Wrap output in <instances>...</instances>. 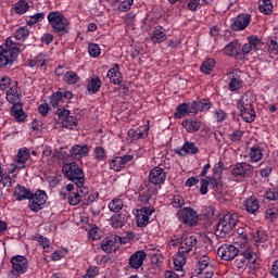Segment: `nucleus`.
Returning <instances> with one entry per match:
<instances>
[{
	"mask_svg": "<svg viewBox=\"0 0 278 278\" xmlns=\"http://www.w3.org/2000/svg\"><path fill=\"white\" fill-rule=\"evenodd\" d=\"M240 253V250L233 244L220 245L217 250V255L225 262H231Z\"/></svg>",
	"mask_w": 278,
	"mask_h": 278,
	"instance_id": "nucleus-9",
	"label": "nucleus"
},
{
	"mask_svg": "<svg viewBox=\"0 0 278 278\" xmlns=\"http://www.w3.org/2000/svg\"><path fill=\"white\" fill-rule=\"evenodd\" d=\"M189 104L188 103H181L176 108V112L174 114L175 118H184L186 114H190L189 112Z\"/></svg>",
	"mask_w": 278,
	"mask_h": 278,
	"instance_id": "nucleus-37",
	"label": "nucleus"
},
{
	"mask_svg": "<svg viewBox=\"0 0 278 278\" xmlns=\"http://www.w3.org/2000/svg\"><path fill=\"white\" fill-rule=\"evenodd\" d=\"M87 90L90 94H97V92L101 90V78L98 76H92L87 86Z\"/></svg>",
	"mask_w": 278,
	"mask_h": 278,
	"instance_id": "nucleus-26",
	"label": "nucleus"
},
{
	"mask_svg": "<svg viewBox=\"0 0 278 278\" xmlns=\"http://www.w3.org/2000/svg\"><path fill=\"white\" fill-rule=\"evenodd\" d=\"M21 97H23V91L18 88V81H15V85L7 91V101L12 105H16V103L21 102Z\"/></svg>",
	"mask_w": 278,
	"mask_h": 278,
	"instance_id": "nucleus-21",
	"label": "nucleus"
},
{
	"mask_svg": "<svg viewBox=\"0 0 278 278\" xmlns=\"http://www.w3.org/2000/svg\"><path fill=\"white\" fill-rule=\"evenodd\" d=\"M178 220L189 227H194L199 223V214L190 206L182 207L178 211Z\"/></svg>",
	"mask_w": 278,
	"mask_h": 278,
	"instance_id": "nucleus-8",
	"label": "nucleus"
},
{
	"mask_svg": "<svg viewBox=\"0 0 278 278\" xmlns=\"http://www.w3.org/2000/svg\"><path fill=\"white\" fill-rule=\"evenodd\" d=\"M255 242H260L261 244H264V242L268 241V233L264 230H257L256 236L254 237Z\"/></svg>",
	"mask_w": 278,
	"mask_h": 278,
	"instance_id": "nucleus-54",
	"label": "nucleus"
},
{
	"mask_svg": "<svg viewBox=\"0 0 278 278\" xmlns=\"http://www.w3.org/2000/svg\"><path fill=\"white\" fill-rule=\"evenodd\" d=\"M174 152L180 157H186V155H197V153H199V148L194 142L186 141L181 148L175 149Z\"/></svg>",
	"mask_w": 278,
	"mask_h": 278,
	"instance_id": "nucleus-15",
	"label": "nucleus"
},
{
	"mask_svg": "<svg viewBox=\"0 0 278 278\" xmlns=\"http://www.w3.org/2000/svg\"><path fill=\"white\" fill-rule=\"evenodd\" d=\"M226 55H240V43L238 41H230L225 48Z\"/></svg>",
	"mask_w": 278,
	"mask_h": 278,
	"instance_id": "nucleus-28",
	"label": "nucleus"
},
{
	"mask_svg": "<svg viewBox=\"0 0 278 278\" xmlns=\"http://www.w3.org/2000/svg\"><path fill=\"white\" fill-rule=\"evenodd\" d=\"M241 86H242V80L238 78H231L229 81V88L232 91L240 90Z\"/></svg>",
	"mask_w": 278,
	"mask_h": 278,
	"instance_id": "nucleus-59",
	"label": "nucleus"
},
{
	"mask_svg": "<svg viewBox=\"0 0 278 278\" xmlns=\"http://www.w3.org/2000/svg\"><path fill=\"white\" fill-rule=\"evenodd\" d=\"M67 201L70 205H79V203H81V194H79V192H71Z\"/></svg>",
	"mask_w": 278,
	"mask_h": 278,
	"instance_id": "nucleus-51",
	"label": "nucleus"
},
{
	"mask_svg": "<svg viewBox=\"0 0 278 278\" xmlns=\"http://www.w3.org/2000/svg\"><path fill=\"white\" fill-rule=\"evenodd\" d=\"M238 110L244 123H253L255 121V109L253 108V99L244 93L238 101Z\"/></svg>",
	"mask_w": 278,
	"mask_h": 278,
	"instance_id": "nucleus-7",
	"label": "nucleus"
},
{
	"mask_svg": "<svg viewBox=\"0 0 278 278\" xmlns=\"http://www.w3.org/2000/svg\"><path fill=\"white\" fill-rule=\"evenodd\" d=\"M186 255L187 253H181V250L173 257L175 270H181L186 265Z\"/></svg>",
	"mask_w": 278,
	"mask_h": 278,
	"instance_id": "nucleus-30",
	"label": "nucleus"
},
{
	"mask_svg": "<svg viewBox=\"0 0 278 278\" xmlns=\"http://www.w3.org/2000/svg\"><path fill=\"white\" fill-rule=\"evenodd\" d=\"M11 115L14 116L17 123H23L27 118V114L23 112V103L17 102L11 108Z\"/></svg>",
	"mask_w": 278,
	"mask_h": 278,
	"instance_id": "nucleus-23",
	"label": "nucleus"
},
{
	"mask_svg": "<svg viewBox=\"0 0 278 278\" xmlns=\"http://www.w3.org/2000/svg\"><path fill=\"white\" fill-rule=\"evenodd\" d=\"M258 10L263 14H270L273 12V0H262L258 4Z\"/></svg>",
	"mask_w": 278,
	"mask_h": 278,
	"instance_id": "nucleus-38",
	"label": "nucleus"
},
{
	"mask_svg": "<svg viewBox=\"0 0 278 278\" xmlns=\"http://www.w3.org/2000/svg\"><path fill=\"white\" fill-rule=\"evenodd\" d=\"M244 207L249 214H257L260 212V200L255 197H250L245 200Z\"/></svg>",
	"mask_w": 278,
	"mask_h": 278,
	"instance_id": "nucleus-24",
	"label": "nucleus"
},
{
	"mask_svg": "<svg viewBox=\"0 0 278 278\" xmlns=\"http://www.w3.org/2000/svg\"><path fill=\"white\" fill-rule=\"evenodd\" d=\"M265 199L268 201H278V192L276 190H268L265 192Z\"/></svg>",
	"mask_w": 278,
	"mask_h": 278,
	"instance_id": "nucleus-64",
	"label": "nucleus"
},
{
	"mask_svg": "<svg viewBox=\"0 0 278 278\" xmlns=\"http://www.w3.org/2000/svg\"><path fill=\"white\" fill-rule=\"evenodd\" d=\"M277 216H278V213L273 211V208L267 210L266 213H265V218L269 223H274L275 220H277Z\"/></svg>",
	"mask_w": 278,
	"mask_h": 278,
	"instance_id": "nucleus-62",
	"label": "nucleus"
},
{
	"mask_svg": "<svg viewBox=\"0 0 278 278\" xmlns=\"http://www.w3.org/2000/svg\"><path fill=\"white\" fill-rule=\"evenodd\" d=\"M187 8L190 10V12H197L203 8V2L202 0H190L187 2Z\"/></svg>",
	"mask_w": 278,
	"mask_h": 278,
	"instance_id": "nucleus-46",
	"label": "nucleus"
},
{
	"mask_svg": "<svg viewBox=\"0 0 278 278\" xmlns=\"http://www.w3.org/2000/svg\"><path fill=\"white\" fill-rule=\"evenodd\" d=\"M64 99H67V101H71L73 99V92L71 91H56L50 96V104L52 108L60 106V103H64Z\"/></svg>",
	"mask_w": 278,
	"mask_h": 278,
	"instance_id": "nucleus-19",
	"label": "nucleus"
},
{
	"mask_svg": "<svg viewBox=\"0 0 278 278\" xmlns=\"http://www.w3.org/2000/svg\"><path fill=\"white\" fill-rule=\"evenodd\" d=\"M144 260H147V252L139 250L129 257L128 265L138 270L144 264Z\"/></svg>",
	"mask_w": 278,
	"mask_h": 278,
	"instance_id": "nucleus-20",
	"label": "nucleus"
},
{
	"mask_svg": "<svg viewBox=\"0 0 278 278\" xmlns=\"http://www.w3.org/2000/svg\"><path fill=\"white\" fill-rule=\"evenodd\" d=\"M18 53L21 50L12 41V37L7 38L5 45L0 47V68H10L16 62Z\"/></svg>",
	"mask_w": 278,
	"mask_h": 278,
	"instance_id": "nucleus-2",
	"label": "nucleus"
},
{
	"mask_svg": "<svg viewBox=\"0 0 278 278\" xmlns=\"http://www.w3.org/2000/svg\"><path fill=\"white\" fill-rule=\"evenodd\" d=\"M101 249L104 253H112L116 251V241L114 239L103 240L101 243Z\"/></svg>",
	"mask_w": 278,
	"mask_h": 278,
	"instance_id": "nucleus-34",
	"label": "nucleus"
},
{
	"mask_svg": "<svg viewBox=\"0 0 278 278\" xmlns=\"http://www.w3.org/2000/svg\"><path fill=\"white\" fill-rule=\"evenodd\" d=\"M131 5H134V0H124L119 3L117 10L119 12H127V10H131Z\"/></svg>",
	"mask_w": 278,
	"mask_h": 278,
	"instance_id": "nucleus-57",
	"label": "nucleus"
},
{
	"mask_svg": "<svg viewBox=\"0 0 278 278\" xmlns=\"http://www.w3.org/2000/svg\"><path fill=\"white\" fill-rule=\"evenodd\" d=\"M199 240L197 239V236L192 235L189 237H186L179 245L180 253H190L191 251H197V243Z\"/></svg>",
	"mask_w": 278,
	"mask_h": 278,
	"instance_id": "nucleus-18",
	"label": "nucleus"
},
{
	"mask_svg": "<svg viewBox=\"0 0 278 278\" xmlns=\"http://www.w3.org/2000/svg\"><path fill=\"white\" fill-rule=\"evenodd\" d=\"M248 42L252 47L253 51H260L266 45L260 37L252 35L248 37Z\"/></svg>",
	"mask_w": 278,
	"mask_h": 278,
	"instance_id": "nucleus-31",
	"label": "nucleus"
},
{
	"mask_svg": "<svg viewBox=\"0 0 278 278\" xmlns=\"http://www.w3.org/2000/svg\"><path fill=\"white\" fill-rule=\"evenodd\" d=\"M250 265L252 270H255V264H257V258H255V252L251 248H247L245 250H240L239 253L235 256L231 266L235 270H245L247 266Z\"/></svg>",
	"mask_w": 278,
	"mask_h": 278,
	"instance_id": "nucleus-3",
	"label": "nucleus"
},
{
	"mask_svg": "<svg viewBox=\"0 0 278 278\" xmlns=\"http://www.w3.org/2000/svg\"><path fill=\"white\" fill-rule=\"evenodd\" d=\"M250 23L251 14H240L232 18L230 29H232V31H243Z\"/></svg>",
	"mask_w": 278,
	"mask_h": 278,
	"instance_id": "nucleus-13",
	"label": "nucleus"
},
{
	"mask_svg": "<svg viewBox=\"0 0 278 278\" xmlns=\"http://www.w3.org/2000/svg\"><path fill=\"white\" fill-rule=\"evenodd\" d=\"M237 236L242 240L243 242H249L251 240V229L249 227H239L237 229Z\"/></svg>",
	"mask_w": 278,
	"mask_h": 278,
	"instance_id": "nucleus-35",
	"label": "nucleus"
},
{
	"mask_svg": "<svg viewBox=\"0 0 278 278\" xmlns=\"http://www.w3.org/2000/svg\"><path fill=\"white\" fill-rule=\"evenodd\" d=\"M29 66H37V68H42L43 66H47V59H45L43 54H39L30 61Z\"/></svg>",
	"mask_w": 278,
	"mask_h": 278,
	"instance_id": "nucleus-41",
	"label": "nucleus"
},
{
	"mask_svg": "<svg viewBox=\"0 0 278 278\" xmlns=\"http://www.w3.org/2000/svg\"><path fill=\"white\" fill-rule=\"evenodd\" d=\"M238 220V213H228L224 215V217L216 224L215 236L217 238H227V236H231V231L236 229Z\"/></svg>",
	"mask_w": 278,
	"mask_h": 278,
	"instance_id": "nucleus-4",
	"label": "nucleus"
},
{
	"mask_svg": "<svg viewBox=\"0 0 278 278\" xmlns=\"http://www.w3.org/2000/svg\"><path fill=\"white\" fill-rule=\"evenodd\" d=\"M198 110L199 112H210V110H212V102H210V100H199L198 101Z\"/></svg>",
	"mask_w": 278,
	"mask_h": 278,
	"instance_id": "nucleus-48",
	"label": "nucleus"
},
{
	"mask_svg": "<svg viewBox=\"0 0 278 278\" xmlns=\"http://www.w3.org/2000/svg\"><path fill=\"white\" fill-rule=\"evenodd\" d=\"M62 127H64V129H75V127H77V117L70 115V116L62 123Z\"/></svg>",
	"mask_w": 278,
	"mask_h": 278,
	"instance_id": "nucleus-44",
	"label": "nucleus"
},
{
	"mask_svg": "<svg viewBox=\"0 0 278 278\" xmlns=\"http://www.w3.org/2000/svg\"><path fill=\"white\" fill-rule=\"evenodd\" d=\"M262 157H264V153H262V148H260V146H254L250 149L251 162H260Z\"/></svg>",
	"mask_w": 278,
	"mask_h": 278,
	"instance_id": "nucleus-33",
	"label": "nucleus"
},
{
	"mask_svg": "<svg viewBox=\"0 0 278 278\" xmlns=\"http://www.w3.org/2000/svg\"><path fill=\"white\" fill-rule=\"evenodd\" d=\"M90 153V147L88 144H74L70 149V155L73 160H81Z\"/></svg>",
	"mask_w": 278,
	"mask_h": 278,
	"instance_id": "nucleus-17",
	"label": "nucleus"
},
{
	"mask_svg": "<svg viewBox=\"0 0 278 278\" xmlns=\"http://www.w3.org/2000/svg\"><path fill=\"white\" fill-rule=\"evenodd\" d=\"M93 153L98 162H103V160H105V149L103 147H96Z\"/></svg>",
	"mask_w": 278,
	"mask_h": 278,
	"instance_id": "nucleus-56",
	"label": "nucleus"
},
{
	"mask_svg": "<svg viewBox=\"0 0 278 278\" xmlns=\"http://www.w3.org/2000/svg\"><path fill=\"white\" fill-rule=\"evenodd\" d=\"M154 213L155 208L151 206L138 210L136 215L137 227H147L150 223V216H153Z\"/></svg>",
	"mask_w": 278,
	"mask_h": 278,
	"instance_id": "nucleus-11",
	"label": "nucleus"
},
{
	"mask_svg": "<svg viewBox=\"0 0 278 278\" xmlns=\"http://www.w3.org/2000/svg\"><path fill=\"white\" fill-rule=\"evenodd\" d=\"M242 136H244V131L236 129L228 136V138L230 142H240V140H242Z\"/></svg>",
	"mask_w": 278,
	"mask_h": 278,
	"instance_id": "nucleus-52",
	"label": "nucleus"
},
{
	"mask_svg": "<svg viewBox=\"0 0 278 278\" xmlns=\"http://www.w3.org/2000/svg\"><path fill=\"white\" fill-rule=\"evenodd\" d=\"M29 10V3L25 0H20L15 3L14 11L17 14H25Z\"/></svg>",
	"mask_w": 278,
	"mask_h": 278,
	"instance_id": "nucleus-42",
	"label": "nucleus"
},
{
	"mask_svg": "<svg viewBox=\"0 0 278 278\" xmlns=\"http://www.w3.org/2000/svg\"><path fill=\"white\" fill-rule=\"evenodd\" d=\"M172 205L173 207H184V205H186V200H184V197L177 194V195H174L173 197V200H172Z\"/></svg>",
	"mask_w": 278,
	"mask_h": 278,
	"instance_id": "nucleus-55",
	"label": "nucleus"
},
{
	"mask_svg": "<svg viewBox=\"0 0 278 278\" xmlns=\"http://www.w3.org/2000/svg\"><path fill=\"white\" fill-rule=\"evenodd\" d=\"M88 52L90 58H99L101 55V48L97 43H89Z\"/></svg>",
	"mask_w": 278,
	"mask_h": 278,
	"instance_id": "nucleus-47",
	"label": "nucleus"
},
{
	"mask_svg": "<svg viewBox=\"0 0 278 278\" xmlns=\"http://www.w3.org/2000/svg\"><path fill=\"white\" fill-rule=\"evenodd\" d=\"M13 195L16 201H29L28 208L30 212H40L47 205V199H49L47 191L38 190L34 193L31 189H27L22 185L15 187Z\"/></svg>",
	"mask_w": 278,
	"mask_h": 278,
	"instance_id": "nucleus-1",
	"label": "nucleus"
},
{
	"mask_svg": "<svg viewBox=\"0 0 278 278\" xmlns=\"http://www.w3.org/2000/svg\"><path fill=\"white\" fill-rule=\"evenodd\" d=\"M11 264H12V275H25L27 273V257L23 255H16L11 258Z\"/></svg>",
	"mask_w": 278,
	"mask_h": 278,
	"instance_id": "nucleus-10",
	"label": "nucleus"
},
{
	"mask_svg": "<svg viewBox=\"0 0 278 278\" xmlns=\"http://www.w3.org/2000/svg\"><path fill=\"white\" fill-rule=\"evenodd\" d=\"M123 200L121 199H113L110 203H109V210L111 212H114L115 214H118V212H121V210H123Z\"/></svg>",
	"mask_w": 278,
	"mask_h": 278,
	"instance_id": "nucleus-40",
	"label": "nucleus"
},
{
	"mask_svg": "<svg viewBox=\"0 0 278 278\" xmlns=\"http://www.w3.org/2000/svg\"><path fill=\"white\" fill-rule=\"evenodd\" d=\"M33 240L38 242L42 249H49L51 241L47 237H42V235H36Z\"/></svg>",
	"mask_w": 278,
	"mask_h": 278,
	"instance_id": "nucleus-49",
	"label": "nucleus"
},
{
	"mask_svg": "<svg viewBox=\"0 0 278 278\" xmlns=\"http://www.w3.org/2000/svg\"><path fill=\"white\" fill-rule=\"evenodd\" d=\"M149 132L147 131V127H140L138 129H129L128 130V136L132 140H140L142 138H147Z\"/></svg>",
	"mask_w": 278,
	"mask_h": 278,
	"instance_id": "nucleus-27",
	"label": "nucleus"
},
{
	"mask_svg": "<svg viewBox=\"0 0 278 278\" xmlns=\"http://www.w3.org/2000/svg\"><path fill=\"white\" fill-rule=\"evenodd\" d=\"M149 181L154 186H162L166 181V172L162 167H154L149 173Z\"/></svg>",
	"mask_w": 278,
	"mask_h": 278,
	"instance_id": "nucleus-14",
	"label": "nucleus"
},
{
	"mask_svg": "<svg viewBox=\"0 0 278 278\" xmlns=\"http://www.w3.org/2000/svg\"><path fill=\"white\" fill-rule=\"evenodd\" d=\"M63 81L68 84V86H72V84H77V81H79V75L73 71H68L64 74Z\"/></svg>",
	"mask_w": 278,
	"mask_h": 278,
	"instance_id": "nucleus-36",
	"label": "nucleus"
},
{
	"mask_svg": "<svg viewBox=\"0 0 278 278\" xmlns=\"http://www.w3.org/2000/svg\"><path fill=\"white\" fill-rule=\"evenodd\" d=\"M253 170L254 168L250 164L237 163L231 169V175L233 177H239L240 179H243L244 177H252Z\"/></svg>",
	"mask_w": 278,
	"mask_h": 278,
	"instance_id": "nucleus-12",
	"label": "nucleus"
},
{
	"mask_svg": "<svg viewBox=\"0 0 278 278\" xmlns=\"http://www.w3.org/2000/svg\"><path fill=\"white\" fill-rule=\"evenodd\" d=\"M210 266V256H203V260L199 261V270L203 275V270Z\"/></svg>",
	"mask_w": 278,
	"mask_h": 278,
	"instance_id": "nucleus-60",
	"label": "nucleus"
},
{
	"mask_svg": "<svg viewBox=\"0 0 278 278\" xmlns=\"http://www.w3.org/2000/svg\"><path fill=\"white\" fill-rule=\"evenodd\" d=\"M16 162L17 164H26L27 163V160H29V150L25 149H20V151L17 152V155H16Z\"/></svg>",
	"mask_w": 278,
	"mask_h": 278,
	"instance_id": "nucleus-43",
	"label": "nucleus"
},
{
	"mask_svg": "<svg viewBox=\"0 0 278 278\" xmlns=\"http://www.w3.org/2000/svg\"><path fill=\"white\" fill-rule=\"evenodd\" d=\"M56 115L64 123L71 116V111L66 109H58Z\"/></svg>",
	"mask_w": 278,
	"mask_h": 278,
	"instance_id": "nucleus-58",
	"label": "nucleus"
},
{
	"mask_svg": "<svg viewBox=\"0 0 278 278\" xmlns=\"http://www.w3.org/2000/svg\"><path fill=\"white\" fill-rule=\"evenodd\" d=\"M214 66H216V61L214 59H207L200 66V71L204 75H210L214 71Z\"/></svg>",
	"mask_w": 278,
	"mask_h": 278,
	"instance_id": "nucleus-32",
	"label": "nucleus"
},
{
	"mask_svg": "<svg viewBox=\"0 0 278 278\" xmlns=\"http://www.w3.org/2000/svg\"><path fill=\"white\" fill-rule=\"evenodd\" d=\"M150 40L153 45H161V42H165L166 40V30L159 26L150 34Z\"/></svg>",
	"mask_w": 278,
	"mask_h": 278,
	"instance_id": "nucleus-22",
	"label": "nucleus"
},
{
	"mask_svg": "<svg viewBox=\"0 0 278 278\" xmlns=\"http://www.w3.org/2000/svg\"><path fill=\"white\" fill-rule=\"evenodd\" d=\"M62 172L64 178L75 184V186H84L86 184V174L76 162L63 165Z\"/></svg>",
	"mask_w": 278,
	"mask_h": 278,
	"instance_id": "nucleus-5",
	"label": "nucleus"
},
{
	"mask_svg": "<svg viewBox=\"0 0 278 278\" xmlns=\"http://www.w3.org/2000/svg\"><path fill=\"white\" fill-rule=\"evenodd\" d=\"M29 37V29H27V27L22 26L20 28L16 29L15 31V38L22 42H25V40H27V38Z\"/></svg>",
	"mask_w": 278,
	"mask_h": 278,
	"instance_id": "nucleus-39",
	"label": "nucleus"
},
{
	"mask_svg": "<svg viewBox=\"0 0 278 278\" xmlns=\"http://www.w3.org/2000/svg\"><path fill=\"white\" fill-rule=\"evenodd\" d=\"M38 112L41 114V116L46 117L48 116L49 112H51V106L47 103H42L38 106Z\"/></svg>",
	"mask_w": 278,
	"mask_h": 278,
	"instance_id": "nucleus-61",
	"label": "nucleus"
},
{
	"mask_svg": "<svg viewBox=\"0 0 278 278\" xmlns=\"http://www.w3.org/2000/svg\"><path fill=\"white\" fill-rule=\"evenodd\" d=\"M48 23L50 24V26L52 27L54 34H58V36H66V34H68V18H66V16H64V14H62L59 11H52L48 14Z\"/></svg>",
	"mask_w": 278,
	"mask_h": 278,
	"instance_id": "nucleus-6",
	"label": "nucleus"
},
{
	"mask_svg": "<svg viewBox=\"0 0 278 278\" xmlns=\"http://www.w3.org/2000/svg\"><path fill=\"white\" fill-rule=\"evenodd\" d=\"M110 168L112 170H115V173H118L122 168H125L123 165V162L121 161V156H115L111 162H110Z\"/></svg>",
	"mask_w": 278,
	"mask_h": 278,
	"instance_id": "nucleus-45",
	"label": "nucleus"
},
{
	"mask_svg": "<svg viewBox=\"0 0 278 278\" xmlns=\"http://www.w3.org/2000/svg\"><path fill=\"white\" fill-rule=\"evenodd\" d=\"M127 218L123 214H116L111 217V227L114 229H121V227H125V223Z\"/></svg>",
	"mask_w": 278,
	"mask_h": 278,
	"instance_id": "nucleus-29",
	"label": "nucleus"
},
{
	"mask_svg": "<svg viewBox=\"0 0 278 278\" xmlns=\"http://www.w3.org/2000/svg\"><path fill=\"white\" fill-rule=\"evenodd\" d=\"M108 79H110L113 86H121L123 84V74L121 73V65L115 63L112 68L106 73Z\"/></svg>",
	"mask_w": 278,
	"mask_h": 278,
	"instance_id": "nucleus-16",
	"label": "nucleus"
},
{
	"mask_svg": "<svg viewBox=\"0 0 278 278\" xmlns=\"http://www.w3.org/2000/svg\"><path fill=\"white\" fill-rule=\"evenodd\" d=\"M11 79L8 76L0 78V90H8L10 88Z\"/></svg>",
	"mask_w": 278,
	"mask_h": 278,
	"instance_id": "nucleus-63",
	"label": "nucleus"
},
{
	"mask_svg": "<svg viewBox=\"0 0 278 278\" xmlns=\"http://www.w3.org/2000/svg\"><path fill=\"white\" fill-rule=\"evenodd\" d=\"M265 49H267L268 53H274L275 55H277V53H278L277 40L270 39L269 41H267L265 45Z\"/></svg>",
	"mask_w": 278,
	"mask_h": 278,
	"instance_id": "nucleus-50",
	"label": "nucleus"
},
{
	"mask_svg": "<svg viewBox=\"0 0 278 278\" xmlns=\"http://www.w3.org/2000/svg\"><path fill=\"white\" fill-rule=\"evenodd\" d=\"M0 184H2L3 188H11V186L13 184H16V180L14 178L10 177V175L1 174Z\"/></svg>",
	"mask_w": 278,
	"mask_h": 278,
	"instance_id": "nucleus-53",
	"label": "nucleus"
},
{
	"mask_svg": "<svg viewBox=\"0 0 278 278\" xmlns=\"http://www.w3.org/2000/svg\"><path fill=\"white\" fill-rule=\"evenodd\" d=\"M182 127H185L186 131L189 134H194L201 129V121L197 118L185 119L182 121Z\"/></svg>",
	"mask_w": 278,
	"mask_h": 278,
	"instance_id": "nucleus-25",
	"label": "nucleus"
}]
</instances>
